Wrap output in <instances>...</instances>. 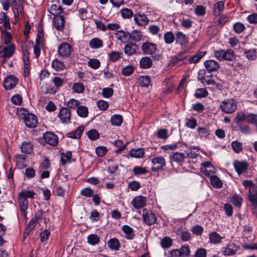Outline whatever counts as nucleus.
<instances>
[{"instance_id":"nucleus-7","label":"nucleus","mask_w":257,"mask_h":257,"mask_svg":"<svg viewBox=\"0 0 257 257\" xmlns=\"http://www.w3.org/2000/svg\"><path fill=\"white\" fill-rule=\"evenodd\" d=\"M59 117L63 123H69L71 121V111L66 107L62 108L59 113Z\"/></svg>"},{"instance_id":"nucleus-44","label":"nucleus","mask_w":257,"mask_h":257,"mask_svg":"<svg viewBox=\"0 0 257 257\" xmlns=\"http://www.w3.org/2000/svg\"><path fill=\"white\" fill-rule=\"evenodd\" d=\"M108 246L111 249L114 250H118L119 247V243L118 240L116 238L110 239L108 241Z\"/></svg>"},{"instance_id":"nucleus-8","label":"nucleus","mask_w":257,"mask_h":257,"mask_svg":"<svg viewBox=\"0 0 257 257\" xmlns=\"http://www.w3.org/2000/svg\"><path fill=\"white\" fill-rule=\"evenodd\" d=\"M247 197L252 206L253 209L257 210V185L255 186L254 188L249 189Z\"/></svg>"},{"instance_id":"nucleus-26","label":"nucleus","mask_w":257,"mask_h":257,"mask_svg":"<svg viewBox=\"0 0 257 257\" xmlns=\"http://www.w3.org/2000/svg\"><path fill=\"white\" fill-rule=\"evenodd\" d=\"M205 51H199L193 56H189L190 63H198L206 54Z\"/></svg>"},{"instance_id":"nucleus-30","label":"nucleus","mask_w":257,"mask_h":257,"mask_svg":"<svg viewBox=\"0 0 257 257\" xmlns=\"http://www.w3.org/2000/svg\"><path fill=\"white\" fill-rule=\"evenodd\" d=\"M38 218L39 217L35 216L34 218H33L30 221V222L29 223V224H28V225L27 226L26 228V229H25V234H27V235H28L30 233V232L34 228V227H35L36 225L37 224V222H38Z\"/></svg>"},{"instance_id":"nucleus-41","label":"nucleus","mask_w":257,"mask_h":257,"mask_svg":"<svg viewBox=\"0 0 257 257\" xmlns=\"http://www.w3.org/2000/svg\"><path fill=\"white\" fill-rule=\"evenodd\" d=\"M161 245L163 248L170 247L173 244L172 240L169 237H165L161 241Z\"/></svg>"},{"instance_id":"nucleus-3","label":"nucleus","mask_w":257,"mask_h":257,"mask_svg":"<svg viewBox=\"0 0 257 257\" xmlns=\"http://www.w3.org/2000/svg\"><path fill=\"white\" fill-rule=\"evenodd\" d=\"M23 114L24 115V118L26 125L29 128H34L38 124L37 117L33 114L29 113L27 110H23Z\"/></svg>"},{"instance_id":"nucleus-5","label":"nucleus","mask_w":257,"mask_h":257,"mask_svg":"<svg viewBox=\"0 0 257 257\" xmlns=\"http://www.w3.org/2000/svg\"><path fill=\"white\" fill-rule=\"evenodd\" d=\"M161 149L170 154L171 163L177 162V153L174 152L177 149L176 144L164 145L161 147Z\"/></svg>"},{"instance_id":"nucleus-43","label":"nucleus","mask_w":257,"mask_h":257,"mask_svg":"<svg viewBox=\"0 0 257 257\" xmlns=\"http://www.w3.org/2000/svg\"><path fill=\"white\" fill-rule=\"evenodd\" d=\"M142 33L137 30L133 31L130 33V39H132V40L136 42L140 41L142 39Z\"/></svg>"},{"instance_id":"nucleus-47","label":"nucleus","mask_w":257,"mask_h":257,"mask_svg":"<svg viewBox=\"0 0 257 257\" xmlns=\"http://www.w3.org/2000/svg\"><path fill=\"white\" fill-rule=\"evenodd\" d=\"M87 63L90 67L94 69H98L100 66V61L96 59H90Z\"/></svg>"},{"instance_id":"nucleus-59","label":"nucleus","mask_w":257,"mask_h":257,"mask_svg":"<svg viewBox=\"0 0 257 257\" xmlns=\"http://www.w3.org/2000/svg\"><path fill=\"white\" fill-rule=\"evenodd\" d=\"M3 34L4 35V43L6 45H10V44H14L13 43H11L12 40V35L10 32L7 31L3 32Z\"/></svg>"},{"instance_id":"nucleus-31","label":"nucleus","mask_w":257,"mask_h":257,"mask_svg":"<svg viewBox=\"0 0 257 257\" xmlns=\"http://www.w3.org/2000/svg\"><path fill=\"white\" fill-rule=\"evenodd\" d=\"M140 85L142 87H148L151 84V78L149 76H141L138 79Z\"/></svg>"},{"instance_id":"nucleus-49","label":"nucleus","mask_w":257,"mask_h":257,"mask_svg":"<svg viewBox=\"0 0 257 257\" xmlns=\"http://www.w3.org/2000/svg\"><path fill=\"white\" fill-rule=\"evenodd\" d=\"M88 242L92 245L97 244L99 241V237L96 234H91L87 237Z\"/></svg>"},{"instance_id":"nucleus-37","label":"nucleus","mask_w":257,"mask_h":257,"mask_svg":"<svg viewBox=\"0 0 257 257\" xmlns=\"http://www.w3.org/2000/svg\"><path fill=\"white\" fill-rule=\"evenodd\" d=\"M78 115L81 117H86L88 114V108L83 105H79L77 108Z\"/></svg>"},{"instance_id":"nucleus-20","label":"nucleus","mask_w":257,"mask_h":257,"mask_svg":"<svg viewBox=\"0 0 257 257\" xmlns=\"http://www.w3.org/2000/svg\"><path fill=\"white\" fill-rule=\"evenodd\" d=\"M137 45L133 43H127L124 48V53L128 56H132L137 52Z\"/></svg>"},{"instance_id":"nucleus-35","label":"nucleus","mask_w":257,"mask_h":257,"mask_svg":"<svg viewBox=\"0 0 257 257\" xmlns=\"http://www.w3.org/2000/svg\"><path fill=\"white\" fill-rule=\"evenodd\" d=\"M23 0H13V4L14 7L16 11H14V13L16 17H18L19 11L23 10L22 8Z\"/></svg>"},{"instance_id":"nucleus-56","label":"nucleus","mask_w":257,"mask_h":257,"mask_svg":"<svg viewBox=\"0 0 257 257\" xmlns=\"http://www.w3.org/2000/svg\"><path fill=\"white\" fill-rule=\"evenodd\" d=\"M35 195V193L34 191L26 190L22 191L19 193V195L24 197V198H25L26 199H27L28 198H33Z\"/></svg>"},{"instance_id":"nucleus-48","label":"nucleus","mask_w":257,"mask_h":257,"mask_svg":"<svg viewBox=\"0 0 257 257\" xmlns=\"http://www.w3.org/2000/svg\"><path fill=\"white\" fill-rule=\"evenodd\" d=\"M178 42L181 46H184L188 42V37L182 32H178Z\"/></svg>"},{"instance_id":"nucleus-52","label":"nucleus","mask_w":257,"mask_h":257,"mask_svg":"<svg viewBox=\"0 0 257 257\" xmlns=\"http://www.w3.org/2000/svg\"><path fill=\"white\" fill-rule=\"evenodd\" d=\"M19 202L20 209H27L28 201L24 197L19 195Z\"/></svg>"},{"instance_id":"nucleus-32","label":"nucleus","mask_w":257,"mask_h":257,"mask_svg":"<svg viewBox=\"0 0 257 257\" xmlns=\"http://www.w3.org/2000/svg\"><path fill=\"white\" fill-rule=\"evenodd\" d=\"M180 257H189L190 254V249L188 245H183L178 249Z\"/></svg>"},{"instance_id":"nucleus-61","label":"nucleus","mask_w":257,"mask_h":257,"mask_svg":"<svg viewBox=\"0 0 257 257\" xmlns=\"http://www.w3.org/2000/svg\"><path fill=\"white\" fill-rule=\"evenodd\" d=\"M99 134L95 130H91L87 132L88 137L91 140H95L99 138Z\"/></svg>"},{"instance_id":"nucleus-23","label":"nucleus","mask_w":257,"mask_h":257,"mask_svg":"<svg viewBox=\"0 0 257 257\" xmlns=\"http://www.w3.org/2000/svg\"><path fill=\"white\" fill-rule=\"evenodd\" d=\"M152 60L149 57H143L140 61V67L143 69H148L152 67Z\"/></svg>"},{"instance_id":"nucleus-62","label":"nucleus","mask_w":257,"mask_h":257,"mask_svg":"<svg viewBox=\"0 0 257 257\" xmlns=\"http://www.w3.org/2000/svg\"><path fill=\"white\" fill-rule=\"evenodd\" d=\"M52 66L57 71L62 70L64 67L63 63L57 59L52 62Z\"/></svg>"},{"instance_id":"nucleus-6","label":"nucleus","mask_w":257,"mask_h":257,"mask_svg":"<svg viewBox=\"0 0 257 257\" xmlns=\"http://www.w3.org/2000/svg\"><path fill=\"white\" fill-rule=\"evenodd\" d=\"M143 217L144 222L149 225L153 224L157 220L154 213L146 209L143 210Z\"/></svg>"},{"instance_id":"nucleus-34","label":"nucleus","mask_w":257,"mask_h":257,"mask_svg":"<svg viewBox=\"0 0 257 257\" xmlns=\"http://www.w3.org/2000/svg\"><path fill=\"white\" fill-rule=\"evenodd\" d=\"M185 52L178 54V65H182L189 62V56L185 54Z\"/></svg>"},{"instance_id":"nucleus-33","label":"nucleus","mask_w":257,"mask_h":257,"mask_svg":"<svg viewBox=\"0 0 257 257\" xmlns=\"http://www.w3.org/2000/svg\"><path fill=\"white\" fill-rule=\"evenodd\" d=\"M230 201L234 206L240 207L242 202V198L239 195L234 194L230 198Z\"/></svg>"},{"instance_id":"nucleus-25","label":"nucleus","mask_w":257,"mask_h":257,"mask_svg":"<svg viewBox=\"0 0 257 257\" xmlns=\"http://www.w3.org/2000/svg\"><path fill=\"white\" fill-rule=\"evenodd\" d=\"M122 230L125 234V237L128 239H132L134 237V231L130 226L125 225L122 226Z\"/></svg>"},{"instance_id":"nucleus-46","label":"nucleus","mask_w":257,"mask_h":257,"mask_svg":"<svg viewBox=\"0 0 257 257\" xmlns=\"http://www.w3.org/2000/svg\"><path fill=\"white\" fill-rule=\"evenodd\" d=\"M72 157V154L70 152H67L66 153H63L61 156V161L64 165L66 163H70Z\"/></svg>"},{"instance_id":"nucleus-58","label":"nucleus","mask_w":257,"mask_h":257,"mask_svg":"<svg viewBox=\"0 0 257 257\" xmlns=\"http://www.w3.org/2000/svg\"><path fill=\"white\" fill-rule=\"evenodd\" d=\"M122 53L117 51H112L109 54V59L112 62L117 61L121 57Z\"/></svg>"},{"instance_id":"nucleus-50","label":"nucleus","mask_w":257,"mask_h":257,"mask_svg":"<svg viewBox=\"0 0 257 257\" xmlns=\"http://www.w3.org/2000/svg\"><path fill=\"white\" fill-rule=\"evenodd\" d=\"M74 92L77 93H81L84 90V86L82 83H75L72 86Z\"/></svg>"},{"instance_id":"nucleus-9","label":"nucleus","mask_w":257,"mask_h":257,"mask_svg":"<svg viewBox=\"0 0 257 257\" xmlns=\"http://www.w3.org/2000/svg\"><path fill=\"white\" fill-rule=\"evenodd\" d=\"M152 170L153 171H158L163 169L166 165L165 159L162 157H158L153 158L152 160Z\"/></svg>"},{"instance_id":"nucleus-22","label":"nucleus","mask_w":257,"mask_h":257,"mask_svg":"<svg viewBox=\"0 0 257 257\" xmlns=\"http://www.w3.org/2000/svg\"><path fill=\"white\" fill-rule=\"evenodd\" d=\"M134 20L140 26H145L149 23V19L145 15H135Z\"/></svg>"},{"instance_id":"nucleus-28","label":"nucleus","mask_w":257,"mask_h":257,"mask_svg":"<svg viewBox=\"0 0 257 257\" xmlns=\"http://www.w3.org/2000/svg\"><path fill=\"white\" fill-rule=\"evenodd\" d=\"M49 12L52 15L56 16L61 14L62 12L61 7L57 4H52L48 8Z\"/></svg>"},{"instance_id":"nucleus-19","label":"nucleus","mask_w":257,"mask_h":257,"mask_svg":"<svg viewBox=\"0 0 257 257\" xmlns=\"http://www.w3.org/2000/svg\"><path fill=\"white\" fill-rule=\"evenodd\" d=\"M201 169L203 173L208 176H211L212 174L215 173V168L209 162H205Z\"/></svg>"},{"instance_id":"nucleus-13","label":"nucleus","mask_w":257,"mask_h":257,"mask_svg":"<svg viewBox=\"0 0 257 257\" xmlns=\"http://www.w3.org/2000/svg\"><path fill=\"white\" fill-rule=\"evenodd\" d=\"M18 79L13 75L8 77L4 81V86L6 89L10 90L13 89L17 84Z\"/></svg>"},{"instance_id":"nucleus-55","label":"nucleus","mask_w":257,"mask_h":257,"mask_svg":"<svg viewBox=\"0 0 257 257\" xmlns=\"http://www.w3.org/2000/svg\"><path fill=\"white\" fill-rule=\"evenodd\" d=\"M180 25L185 29H189L192 27V22L189 19H182L180 20Z\"/></svg>"},{"instance_id":"nucleus-38","label":"nucleus","mask_w":257,"mask_h":257,"mask_svg":"<svg viewBox=\"0 0 257 257\" xmlns=\"http://www.w3.org/2000/svg\"><path fill=\"white\" fill-rule=\"evenodd\" d=\"M210 182L212 185L216 188H220L222 186L221 180L216 176L212 175L210 177Z\"/></svg>"},{"instance_id":"nucleus-39","label":"nucleus","mask_w":257,"mask_h":257,"mask_svg":"<svg viewBox=\"0 0 257 257\" xmlns=\"http://www.w3.org/2000/svg\"><path fill=\"white\" fill-rule=\"evenodd\" d=\"M224 8V4L222 1H220L214 5L213 12L215 15H219Z\"/></svg>"},{"instance_id":"nucleus-16","label":"nucleus","mask_w":257,"mask_h":257,"mask_svg":"<svg viewBox=\"0 0 257 257\" xmlns=\"http://www.w3.org/2000/svg\"><path fill=\"white\" fill-rule=\"evenodd\" d=\"M234 167L236 171L239 175L242 172H244L248 168V165L246 162H239V161H234Z\"/></svg>"},{"instance_id":"nucleus-12","label":"nucleus","mask_w":257,"mask_h":257,"mask_svg":"<svg viewBox=\"0 0 257 257\" xmlns=\"http://www.w3.org/2000/svg\"><path fill=\"white\" fill-rule=\"evenodd\" d=\"M43 139L45 142L51 146H55L57 144L58 139L56 135L51 132H46L43 135Z\"/></svg>"},{"instance_id":"nucleus-10","label":"nucleus","mask_w":257,"mask_h":257,"mask_svg":"<svg viewBox=\"0 0 257 257\" xmlns=\"http://www.w3.org/2000/svg\"><path fill=\"white\" fill-rule=\"evenodd\" d=\"M72 51L71 46L67 43H61L58 47L59 55L64 57L69 56Z\"/></svg>"},{"instance_id":"nucleus-15","label":"nucleus","mask_w":257,"mask_h":257,"mask_svg":"<svg viewBox=\"0 0 257 257\" xmlns=\"http://www.w3.org/2000/svg\"><path fill=\"white\" fill-rule=\"evenodd\" d=\"M116 38L122 43H127L130 40V33L123 31H116L115 32Z\"/></svg>"},{"instance_id":"nucleus-40","label":"nucleus","mask_w":257,"mask_h":257,"mask_svg":"<svg viewBox=\"0 0 257 257\" xmlns=\"http://www.w3.org/2000/svg\"><path fill=\"white\" fill-rule=\"evenodd\" d=\"M122 122V118L120 115L114 114L111 117V124L115 126H119Z\"/></svg>"},{"instance_id":"nucleus-57","label":"nucleus","mask_w":257,"mask_h":257,"mask_svg":"<svg viewBox=\"0 0 257 257\" xmlns=\"http://www.w3.org/2000/svg\"><path fill=\"white\" fill-rule=\"evenodd\" d=\"M80 102L75 99H70L67 103V105L69 108L75 109L79 105Z\"/></svg>"},{"instance_id":"nucleus-11","label":"nucleus","mask_w":257,"mask_h":257,"mask_svg":"<svg viewBox=\"0 0 257 257\" xmlns=\"http://www.w3.org/2000/svg\"><path fill=\"white\" fill-rule=\"evenodd\" d=\"M157 48L155 44L147 42L142 45V51L146 55H152L155 53Z\"/></svg>"},{"instance_id":"nucleus-42","label":"nucleus","mask_w":257,"mask_h":257,"mask_svg":"<svg viewBox=\"0 0 257 257\" xmlns=\"http://www.w3.org/2000/svg\"><path fill=\"white\" fill-rule=\"evenodd\" d=\"M231 147L236 153H239L243 149L242 143L238 141H234L231 143Z\"/></svg>"},{"instance_id":"nucleus-27","label":"nucleus","mask_w":257,"mask_h":257,"mask_svg":"<svg viewBox=\"0 0 257 257\" xmlns=\"http://www.w3.org/2000/svg\"><path fill=\"white\" fill-rule=\"evenodd\" d=\"M144 151L142 148L132 149L130 151L129 154L132 157L141 158L144 155Z\"/></svg>"},{"instance_id":"nucleus-60","label":"nucleus","mask_w":257,"mask_h":257,"mask_svg":"<svg viewBox=\"0 0 257 257\" xmlns=\"http://www.w3.org/2000/svg\"><path fill=\"white\" fill-rule=\"evenodd\" d=\"M22 97L19 94H15L11 98V101L15 105H20L22 102Z\"/></svg>"},{"instance_id":"nucleus-36","label":"nucleus","mask_w":257,"mask_h":257,"mask_svg":"<svg viewBox=\"0 0 257 257\" xmlns=\"http://www.w3.org/2000/svg\"><path fill=\"white\" fill-rule=\"evenodd\" d=\"M21 149L23 152L30 154L33 151V145L29 142H25L22 144Z\"/></svg>"},{"instance_id":"nucleus-2","label":"nucleus","mask_w":257,"mask_h":257,"mask_svg":"<svg viewBox=\"0 0 257 257\" xmlns=\"http://www.w3.org/2000/svg\"><path fill=\"white\" fill-rule=\"evenodd\" d=\"M219 108L225 113H232L236 110L237 105L233 99H227L220 102Z\"/></svg>"},{"instance_id":"nucleus-4","label":"nucleus","mask_w":257,"mask_h":257,"mask_svg":"<svg viewBox=\"0 0 257 257\" xmlns=\"http://www.w3.org/2000/svg\"><path fill=\"white\" fill-rule=\"evenodd\" d=\"M16 47L14 44H10L7 46H0V57L10 58L15 53Z\"/></svg>"},{"instance_id":"nucleus-17","label":"nucleus","mask_w":257,"mask_h":257,"mask_svg":"<svg viewBox=\"0 0 257 257\" xmlns=\"http://www.w3.org/2000/svg\"><path fill=\"white\" fill-rule=\"evenodd\" d=\"M204 64L206 70L209 72L216 71L219 66L217 62L212 60L205 61Z\"/></svg>"},{"instance_id":"nucleus-18","label":"nucleus","mask_w":257,"mask_h":257,"mask_svg":"<svg viewBox=\"0 0 257 257\" xmlns=\"http://www.w3.org/2000/svg\"><path fill=\"white\" fill-rule=\"evenodd\" d=\"M64 18L62 16H57L54 18V27L59 31H62L64 27Z\"/></svg>"},{"instance_id":"nucleus-45","label":"nucleus","mask_w":257,"mask_h":257,"mask_svg":"<svg viewBox=\"0 0 257 257\" xmlns=\"http://www.w3.org/2000/svg\"><path fill=\"white\" fill-rule=\"evenodd\" d=\"M208 94V91L205 88H198L195 93V96L196 98H200L205 97Z\"/></svg>"},{"instance_id":"nucleus-24","label":"nucleus","mask_w":257,"mask_h":257,"mask_svg":"<svg viewBox=\"0 0 257 257\" xmlns=\"http://www.w3.org/2000/svg\"><path fill=\"white\" fill-rule=\"evenodd\" d=\"M238 247L234 243H229L223 251L225 255H232L234 254L238 250Z\"/></svg>"},{"instance_id":"nucleus-64","label":"nucleus","mask_w":257,"mask_h":257,"mask_svg":"<svg viewBox=\"0 0 257 257\" xmlns=\"http://www.w3.org/2000/svg\"><path fill=\"white\" fill-rule=\"evenodd\" d=\"M113 93V89L108 87L103 88L102 91V94L105 98H109L112 95Z\"/></svg>"},{"instance_id":"nucleus-21","label":"nucleus","mask_w":257,"mask_h":257,"mask_svg":"<svg viewBox=\"0 0 257 257\" xmlns=\"http://www.w3.org/2000/svg\"><path fill=\"white\" fill-rule=\"evenodd\" d=\"M103 45V41L98 38L91 39L89 42V47L93 49L101 48Z\"/></svg>"},{"instance_id":"nucleus-51","label":"nucleus","mask_w":257,"mask_h":257,"mask_svg":"<svg viewBox=\"0 0 257 257\" xmlns=\"http://www.w3.org/2000/svg\"><path fill=\"white\" fill-rule=\"evenodd\" d=\"M245 120H246V116L245 115V114L243 112L240 111L237 113L234 121L235 123L239 125Z\"/></svg>"},{"instance_id":"nucleus-14","label":"nucleus","mask_w":257,"mask_h":257,"mask_svg":"<svg viewBox=\"0 0 257 257\" xmlns=\"http://www.w3.org/2000/svg\"><path fill=\"white\" fill-rule=\"evenodd\" d=\"M146 204V198L143 196H138L133 199L132 205L136 209L143 207Z\"/></svg>"},{"instance_id":"nucleus-54","label":"nucleus","mask_w":257,"mask_h":257,"mask_svg":"<svg viewBox=\"0 0 257 257\" xmlns=\"http://www.w3.org/2000/svg\"><path fill=\"white\" fill-rule=\"evenodd\" d=\"M134 71V68L132 65H127L122 69V74L126 76L131 75Z\"/></svg>"},{"instance_id":"nucleus-63","label":"nucleus","mask_w":257,"mask_h":257,"mask_svg":"<svg viewBox=\"0 0 257 257\" xmlns=\"http://www.w3.org/2000/svg\"><path fill=\"white\" fill-rule=\"evenodd\" d=\"M113 144L118 148V150L116 151L117 152L123 150L126 147V145L124 144L122 141L119 140L115 141L113 143Z\"/></svg>"},{"instance_id":"nucleus-1","label":"nucleus","mask_w":257,"mask_h":257,"mask_svg":"<svg viewBox=\"0 0 257 257\" xmlns=\"http://www.w3.org/2000/svg\"><path fill=\"white\" fill-rule=\"evenodd\" d=\"M215 58L219 61L228 60L231 61L235 58L234 52L231 49L226 51L220 49L214 52Z\"/></svg>"},{"instance_id":"nucleus-29","label":"nucleus","mask_w":257,"mask_h":257,"mask_svg":"<svg viewBox=\"0 0 257 257\" xmlns=\"http://www.w3.org/2000/svg\"><path fill=\"white\" fill-rule=\"evenodd\" d=\"M210 241L211 243L218 244L221 242L223 238L218 233L216 232H212L209 235Z\"/></svg>"},{"instance_id":"nucleus-53","label":"nucleus","mask_w":257,"mask_h":257,"mask_svg":"<svg viewBox=\"0 0 257 257\" xmlns=\"http://www.w3.org/2000/svg\"><path fill=\"white\" fill-rule=\"evenodd\" d=\"M156 136L161 139H166L168 137V132L167 130L163 128L159 130L156 133Z\"/></svg>"}]
</instances>
